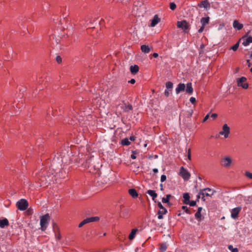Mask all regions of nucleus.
Returning <instances> with one entry per match:
<instances>
[{
	"label": "nucleus",
	"mask_w": 252,
	"mask_h": 252,
	"mask_svg": "<svg viewBox=\"0 0 252 252\" xmlns=\"http://www.w3.org/2000/svg\"><path fill=\"white\" fill-rule=\"evenodd\" d=\"M54 177L53 173H48L45 169L41 170L37 174V178L40 181L41 186L47 187L48 184H50L53 181Z\"/></svg>",
	"instance_id": "f257e3e1"
},
{
	"label": "nucleus",
	"mask_w": 252,
	"mask_h": 252,
	"mask_svg": "<svg viewBox=\"0 0 252 252\" xmlns=\"http://www.w3.org/2000/svg\"><path fill=\"white\" fill-rule=\"evenodd\" d=\"M214 192L215 191L210 188L203 189L200 191L199 194L197 196V200L198 201L201 197L202 200L205 201L209 197H212Z\"/></svg>",
	"instance_id": "f03ea898"
},
{
	"label": "nucleus",
	"mask_w": 252,
	"mask_h": 252,
	"mask_svg": "<svg viewBox=\"0 0 252 252\" xmlns=\"http://www.w3.org/2000/svg\"><path fill=\"white\" fill-rule=\"evenodd\" d=\"M50 220V216L49 214H46L45 215L40 217V229L42 231H45L48 225Z\"/></svg>",
	"instance_id": "7ed1b4c3"
},
{
	"label": "nucleus",
	"mask_w": 252,
	"mask_h": 252,
	"mask_svg": "<svg viewBox=\"0 0 252 252\" xmlns=\"http://www.w3.org/2000/svg\"><path fill=\"white\" fill-rule=\"evenodd\" d=\"M117 111L120 114H122L124 112H127L132 110V106L130 104L123 103L120 104L117 106Z\"/></svg>",
	"instance_id": "20e7f679"
},
{
	"label": "nucleus",
	"mask_w": 252,
	"mask_h": 252,
	"mask_svg": "<svg viewBox=\"0 0 252 252\" xmlns=\"http://www.w3.org/2000/svg\"><path fill=\"white\" fill-rule=\"evenodd\" d=\"M247 79L245 77H241L236 79L237 85L238 87H241L244 89L249 88V84L247 83Z\"/></svg>",
	"instance_id": "39448f33"
},
{
	"label": "nucleus",
	"mask_w": 252,
	"mask_h": 252,
	"mask_svg": "<svg viewBox=\"0 0 252 252\" xmlns=\"http://www.w3.org/2000/svg\"><path fill=\"white\" fill-rule=\"evenodd\" d=\"M29 206L28 202L25 199H21L16 203V207L21 211L26 210Z\"/></svg>",
	"instance_id": "423d86ee"
},
{
	"label": "nucleus",
	"mask_w": 252,
	"mask_h": 252,
	"mask_svg": "<svg viewBox=\"0 0 252 252\" xmlns=\"http://www.w3.org/2000/svg\"><path fill=\"white\" fill-rule=\"evenodd\" d=\"M177 27L181 29L184 32L188 33L189 31V24L186 20L178 21L177 23Z\"/></svg>",
	"instance_id": "0eeeda50"
},
{
	"label": "nucleus",
	"mask_w": 252,
	"mask_h": 252,
	"mask_svg": "<svg viewBox=\"0 0 252 252\" xmlns=\"http://www.w3.org/2000/svg\"><path fill=\"white\" fill-rule=\"evenodd\" d=\"M230 132V127L225 124L223 125L222 130L220 131L219 134L223 136L224 138H227L229 137Z\"/></svg>",
	"instance_id": "6e6552de"
},
{
	"label": "nucleus",
	"mask_w": 252,
	"mask_h": 252,
	"mask_svg": "<svg viewBox=\"0 0 252 252\" xmlns=\"http://www.w3.org/2000/svg\"><path fill=\"white\" fill-rule=\"evenodd\" d=\"M158 206L160 209V210L158 212V218L159 220H161L163 219V215L166 214L167 213V210L159 202L158 203Z\"/></svg>",
	"instance_id": "1a4fd4ad"
},
{
	"label": "nucleus",
	"mask_w": 252,
	"mask_h": 252,
	"mask_svg": "<svg viewBox=\"0 0 252 252\" xmlns=\"http://www.w3.org/2000/svg\"><path fill=\"white\" fill-rule=\"evenodd\" d=\"M179 175L185 181L188 180L190 177V174L183 166L180 168Z\"/></svg>",
	"instance_id": "9d476101"
},
{
	"label": "nucleus",
	"mask_w": 252,
	"mask_h": 252,
	"mask_svg": "<svg viewBox=\"0 0 252 252\" xmlns=\"http://www.w3.org/2000/svg\"><path fill=\"white\" fill-rule=\"evenodd\" d=\"M232 162V158L230 157L226 156L221 159L220 164L222 166L228 168L231 166Z\"/></svg>",
	"instance_id": "9b49d317"
},
{
	"label": "nucleus",
	"mask_w": 252,
	"mask_h": 252,
	"mask_svg": "<svg viewBox=\"0 0 252 252\" xmlns=\"http://www.w3.org/2000/svg\"><path fill=\"white\" fill-rule=\"evenodd\" d=\"M99 220V218L97 217H93L87 218L84 219L83 221H82L78 225L79 227H82L85 224H87L89 222L96 221Z\"/></svg>",
	"instance_id": "f8f14e48"
},
{
	"label": "nucleus",
	"mask_w": 252,
	"mask_h": 252,
	"mask_svg": "<svg viewBox=\"0 0 252 252\" xmlns=\"http://www.w3.org/2000/svg\"><path fill=\"white\" fill-rule=\"evenodd\" d=\"M242 210V207L239 206L233 208L231 211V217L233 219H237L238 217V215Z\"/></svg>",
	"instance_id": "ddd939ff"
},
{
	"label": "nucleus",
	"mask_w": 252,
	"mask_h": 252,
	"mask_svg": "<svg viewBox=\"0 0 252 252\" xmlns=\"http://www.w3.org/2000/svg\"><path fill=\"white\" fill-rule=\"evenodd\" d=\"M242 40V44L244 46H247L249 45L250 43H252V36H248V35H245L243 36L241 39Z\"/></svg>",
	"instance_id": "4468645a"
},
{
	"label": "nucleus",
	"mask_w": 252,
	"mask_h": 252,
	"mask_svg": "<svg viewBox=\"0 0 252 252\" xmlns=\"http://www.w3.org/2000/svg\"><path fill=\"white\" fill-rule=\"evenodd\" d=\"M160 22V19L158 17V15L156 14L151 21L150 26L151 27H154Z\"/></svg>",
	"instance_id": "2eb2a0df"
},
{
	"label": "nucleus",
	"mask_w": 252,
	"mask_h": 252,
	"mask_svg": "<svg viewBox=\"0 0 252 252\" xmlns=\"http://www.w3.org/2000/svg\"><path fill=\"white\" fill-rule=\"evenodd\" d=\"M202 210V208L201 207H199L197 209V211L196 213L195 214V218L198 221H200L203 218L202 217L201 213Z\"/></svg>",
	"instance_id": "dca6fc26"
},
{
	"label": "nucleus",
	"mask_w": 252,
	"mask_h": 252,
	"mask_svg": "<svg viewBox=\"0 0 252 252\" xmlns=\"http://www.w3.org/2000/svg\"><path fill=\"white\" fill-rule=\"evenodd\" d=\"M186 86L183 83H180L178 85L177 88L175 89L176 93L179 94L180 92L185 91Z\"/></svg>",
	"instance_id": "f3484780"
},
{
	"label": "nucleus",
	"mask_w": 252,
	"mask_h": 252,
	"mask_svg": "<svg viewBox=\"0 0 252 252\" xmlns=\"http://www.w3.org/2000/svg\"><path fill=\"white\" fill-rule=\"evenodd\" d=\"M233 27L237 30H240L243 28V25L240 23L238 21L234 20L233 23Z\"/></svg>",
	"instance_id": "a211bd4d"
},
{
	"label": "nucleus",
	"mask_w": 252,
	"mask_h": 252,
	"mask_svg": "<svg viewBox=\"0 0 252 252\" xmlns=\"http://www.w3.org/2000/svg\"><path fill=\"white\" fill-rule=\"evenodd\" d=\"M128 193L133 198H136L138 197V194L134 189H131L128 190Z\"/></svg>",
	"instance_id": "6ab92c4d"
},
{
	"label": "nucleus",
	"mask_w": 252,
	"mask_h": 252,
	"mask_svg": "<svg viewBox=\"0 0 252 252\" xmlns=\"http://www.w3.org/2000/svg\"><path fill=\"white\" fill-rule=\"evenodd\" d=\"M139 68L137 65H131L130 67V72L133 74H136L139 71Z\"/></svg>",
	"instance_id": "aec40b11"
},
{
	"label": "nucleus",
	"mask_w": 252,
	"mask_h": 252,
	"mask_svg": "<svg viewBox=\"0 0 252 252\" xmlns=\"http://www.w3.org/2000/svg\"><path fill=\"white\" fill-rule=\"evenodd\" d=\"M9 225V222L7 219L5 218L2 220H0V227L4 228L6 226Z\"/></svg>",
	"instance_id": "412c9836"
},
{
	"label": "nucleus",
	"mask_w": 252,
	"mask_h": 252,
	"mask_svg": "<svg viewBox=\"0 0 252 252\" xmlns=\"http://www.w3.org/2000/svg\"><path fill=\"white\" fill-rule=\"evenodd\" d=\"M183 203L185 204H188L189 203L190 196L189 193H184L183 194Z\"/></svg>",
	"instance_id": "4be33fe9"
},
{
	"label": "nucleus",
	"mask_w": 252,
	"mask_h": 252,
	"mask_svg": "<svg viewBox=\"0 0 252 252\" xmlns=\"http://www.w3.org/2000/svg\"><path fill=\"white\" fill-rule=\"evenodd\" d=\"M137 231H138L137 228H134V229H132L131 232L130 233V234L128 235V239L129 240H132L135 238V235Z\"/></svg>",
	"instance_id": "5701e85b"
},
{
	"label": "nucleus",
	"mask_w": 252,
	"mask_h": 252,
	"mask_svg": "<svg viewBox=\"0 0 252 252\" xmlns=\"http://www.w3.org/2000/svg\"><path fill=\"white\" fill-rule=\"evenodd\" d=\"M147 193L152 197V199L153 200H155V199L157 197V193L154 190H148L147 191Z\"/></svg>",
	"instance_id": "b1692460"
},
{
	"label": "nucleus",
	"mask_w": 252,
	"mask_h": 252,
	"mask_svg": "<svg viewBox=\"0 0 252 252\" xmlns=\"http://www.w3.org/2000/svg\"><path fill=\"white\" fill-rule=\"evenodd\" d=\"M186 91L189 94H191L193 93V90L191 83H188L187 84Z\"/></svg>",
	"instance_id": "393cba45"
},
{
	"label": "nucleus",
	"mask_w": 252,
	"mask_h": 252,
	"mask_svg": "<svg viewBox=\"0 0 252 252\" xmlns=\"http://www.w3.org/2000/svg\"><path fill=\"white\" fill-rule=\"evenodd\" d=\"M172 197L170 194H167L165 197H163L162 198V202L163 203H167L168 205H170L171 203L169 202V200Z\"/></svg>",
	"instance_id": "a878e982"
},
{
	"label": "nucleus",
	"mask_w": 252,
	"mask_h": 252,
	"mask_svg": "<svg viewBox=\"0 0 252 252\" xmlns=\"http://www.w3.org/2000/svg\"><path fill=\"white\" fill-rule=\"evenodd\" d=\"M209 20L210 18L209 17L202 18L200 20L201 25L205 26L206 25L209 23Z\"/></svg>",
	"instance_id": "bb28decb"
},
{
	"label": "nucleus",
	"mask_w": 252,
	"mask_h": 252,
	"mask_svg": "<svg viewBox=\"0 0 252 252\" xmlns=\"http://www.w3.org/2000/svg\"><path fill=\"white\" fill-rule=\"evenodd\" d=\"M141 50L142 52L144 53H149L150 51L149 47L146 45H142L141 46Z\"/></svg>",
	"instance_id": "cd10ccee"
},
{
	"label": "nucleus",
	"mask_w": 252,
	"mask_h": 252,
	"mask_svg": "<svg viewBox=\"0 0 252 252\" xmlns=\"http://www.w3.org/2000/svg\"><path fill=\"white\" fill-rule=\"evenodd\" d=\"M173 84L171 82H168L166 83V89L172 91Z\"/></svg>",
	"instance_id": "c85d7f7f"
},
{
	"label": "nucleus",
	"mask_w": 252,
	"mask_h": 252,
	"mask_svg": "<svg viewBox=\"0 0 252 252\" xmlns=\"http://www.w3.org/2000/svg\"><path fill=\"white\" fill-rule=\"evenodd\" d=\"M121 144L123 145L128 146V145H130V143L128 139L126 138L122 140Z\"/></svg>",
	"instance_id": "c756f323"
},
{
	"label": "nucleus",
	"mask_w": 252,
	"mask_h": 252,
	"mask_svg": "<svg viewBox=\"0 0 252 252\" xmlns=\"http://www.w3.org/2000/svg\"><path fill=\"white\" fill-rule=\"evenodd\" d=\"M239 42H238L235 45H234L233 46L231 47L230 49L234 51H236L238 49V48L239 47Z\"/></svg>",
	"instance_id": "7c9ffc66"
},
{
	"label": "nucleus",
	"mask_w": 252,
	"mask_h": 252,
	"mask_svg": "<svg viewBox=\"0 0 252 252\" xmlns=\"http://www.w3.org/2000/svg\"><path fill=\"white\" fill-rule=\"evenodd\" d=\"M228 249L231 251V252H238V249L236 248H233L232 245H229Z\"/></svg>",
	"instance_id": "2f4dec72"
},
{
	"label": "nucleus",
	"mask_w": 252,
	"mask_h": 252,
	"mask_svg": "<svg viewBox=\"0 0 252 252\" xmlns=\"http://www.w3.org/2000/svg\"><path fill=\"white\" fill-rule=\"evenodd\" d=\"M167 249V247L165 244H161L160 246V250L161 252H165Z\"/></svg>",
	"instance_id": "473e14b6"
},
{
	"label": "nucleus",
	"mask_w": 252,
	"mask_h": 252,
	"mask_svg": "<svg viewBox=\"0 0 252 252\" xmlns=\"http://www.w3.org/2000/svg\"><path fill=\"white\" fill-rule=\"evenodd\" d=\"M176 4L174 2H170V8L172 10H175L176 9Z\"/></svg>",
	"instance_id": "72a5a7b5"
},
{
	"label": "nucleus",
	"mask_w": 252,
	"mask_h": 252,
	"mask_svg": "<svg viewBox=\"0 0 252 252\" xmlns=\"http://www.w3.org/2000/svg\"><path fill=\"white\" fill-rule=\"evenodd\" d=\"M182 209L185 211V212L187 214H190L189 210L188 209V207L186 206H183L182 207Z\"/></svg>",
	"instance_id": "f704fd0d"
},
{
	"label": "nucleus",
	"mask_w": 252,
	"mask_h": 252,
	"mask_svg": "<svg viewBox=\"0 0 252 252\" xmlns=\"http://www.w3.org/2000/svg\"><path fill=\"white\" fill-rule=\"evenodd\" d=\"M171 92V91H170L169 90H166L165 89V91H164V95L166 97H168L169 96V94H170V93Z\"/></svg>",
	"instance_id": "c9c22d12"
},
{
	"label": "nucleus",
	"mask_w": 252,
	"mask_h": 252,
	"mask_svg": "<svg viewBox=\"0 0 252 252\" xmlns=\"http://www.w3.org/2000/svg\"><path fill=\"white\" fill-rule=\"evenodd\" d=\"M245 174L247 177L249 178L250 179H252V173H250L249 172H246Z\"/></svg>",
	"instance_id": "e433bc0d"
},
{
	"label": "nucleus",
	"mask_w": 252,
	"mask_h": 252,
	"mask_svg": "<svg viewBox=\"0 0 252 252\" xmlns=\"http://www.w3.org/2000/svg\"><path fill=\"white\" fill-rule=\"evenodd\" d=\"M131 158L132 159H134L136 158V152L135 151H133L132 152V154L131 155Z\"/></svg>",
	"instance_id": "4c0bfd02"
},
{
	"label": "nucleus",
	"mask_w": 252,
	"mask_h": 252,
	"mask_svg": "<svg viewBox=\"0 0 252 252\" xmlns=\"http://www.w3.org/2000/svg\"><path fill=\"white\" fill-rule=\"evenodd\" d=\"M166 179V176L165 175H162L160 178V181L161 182H164Z\"/></svg>",
	"instance_id": "58836bf2"
},
{
	"label": "nucleus",
	"mask_w": 252,
	"mask_h": 252,
	"mask_svg": "<svg viewBox=\"0 0 252 252\" xmlns=\"http://www.w3.org/2000/svg\"><path fill=\"white\" fill-rule=\"evenodd\" d=\"M56 61L59 63H62V58L59 56H57Z\"/></svg>",
	"instance_id": "ea45409f"
},
{
	"label": "nucleus",
	"mask_w": 252,
	"mask_h": 252,
	"mask_svg": "<svg viewBox=\"0 0 252 252\" xmlns=\"http://www.w3.org/2000/svg\"><path fill=\"white\" fill-rule=\"evenodd\" d=\"M188 158L189 160H191V151L189 149L188 151Z\"/></svg>",
	"instance_id": "a19ab883"
},
{
	"label": "nucleus",
	"mask_w": 252,
	"mask_h": 252,
	"mask_svg": "<svg viewBox=\"0 0 252 252\" xmlns=\"http://www.w3.org/2000/svg\"><path fill=\"white\" fill-rule=\"evenodd\" d=\"M188 204L190 206H194L196 205V201L193 200L189 201V203Z\"/></svg>",
	"instance_id": "79ce46f5"
},
{
	"label": "nucleus",
	"mask_w": 252,
	"mask_h": 252,
	"mask_svg": "<svg viewBox=\"0 0 252 252\" xmlns=\"http://www.w3.org/2000/svg\"><path fill=\"white\" fill-rule=\"evenodd\" d=\"M189 101L191 103L193 104L195 102L196 99L194 97H191L189 99Z\"/></svg>",
	"instance_id": "37998d69"
},
{
	"label": "nucleus",
	"mask_w": 252,
	"mask_h": 252,
	"mask_svg": "<svg viewBox=\"0 0 252 252\" xmlns=\"http://www.w3.org/2000/svg\"><path fill=\"white\" fill-rule=\"evenodd\" d=\"M205 26H203L201 25V27L200 28V29L198 31V32L201 33L203 32L204 30Z\"/></svg>",
	"instance_id": "c03bdc74"
},
{
	"label": "nucleus",
	"mask_w": 252,
	"mask_h": 252,
	"mask_svg": "<svg viewBox=\"0 0 252 252\" xmlns=\"http://www.w3.org/2000/svg\"><path fill=\"white\" fill-rule=\"evenodd\" d=\"M209 117H210L209 114H208L207 115H206L203 119V122H206L208 119Z\"/></svg>",
	"instance_id": "a18cd8bd"
},
{
	"label": "nucleus",
	"mask_w": 252,
	"mask_h": 252,
	"mask_svg": "<svg viewBox=\"0 0 252 252\" xmlns=\"http://www.w3.org/2000/svg\"><path fill=\"white\" fill-rule=\"evenodd\" d=\"M202 4H203L204 7H206V5L208 4L207 0H204L202 2Z\"/></svg>",
	"instance_id": "49530a36"
},
{
	"label": "nucleus",
	"mask_w": 252,
	"mask_h": 252,
	"mask_svg": "<svg viewBox=\"0 0 252 252\" xmlns=\"http://www.w3.org/2000/svg\"><path fill=\"white\" fill-rule=\"evenodd\" d=\"M211 118L213 119H215L217 117V114L216 113H213L211 115Z\"/></svg>",
	"instance_id": "de8ad7c7"
},
{
	"label": "nucleus",
	"mask_w": 252,
	"mask_h": 252,
	"mask_svg": "<svg viewBox=\"0 0 252 252\" xmlns=\"http://www.w3.org/2000/svg\"><path fill=\"white\" fill-rule=\"evenodd\" d=\"M128 83L131 84H134L135 83V80L134 79H131L130 80L128 81Z\"/></svg>",
	"instance_id": "09e8293b"
},
{
	"label": "nucleus",
	"mask_w": 252,
	"mask_h": 252,
	"mask_svg": "<svg viewBox=\"0 0 252 252\" xmlns=\"http://www.w3.org/2000/svg\"><path fill=\"white\" fill-rule=\"evenodd\" d=\"M129 140L131 141H134L135 140V137L134 136H130Z\"/></svg>",
	"instance_id": "8fccbe9b"
},
{
	"label": "nucleus",
	"mask_w": 252,
	"mask_h": 252,
	"mask_svg": "<svg viewBox=\"0 0 252 252\" xmlns=\"http://www.w3.org/2000/svg\"><path fill=\"white\" fill-rule=\"evenodd\" d=\"M153 56L154 58H157V57L158 56V54L157 53H154L153 54Z\"/></svg>",
	"instance_id": "3c124183"
},
{
	"label": "nucleus",
	"mask_w": 252,
	"mask_h": 252,
	"mask_svg": "<svg viewBox=\"0 0 252 252\" xmlns=\"http://www.w3.org/2000/svg\"><path fill=\"white\" fill-rule=\"evenodd\" d=\"M153 171L155 173H157L158 172V169L157 168H154L153 169Z\"/></svg>",
	"instance_id": "603ef678"
},
{
	"label": "nucleus",
	"mask_w": 252,
	"mask_h": 252,
	"mask_svg": "<svg viewBox=\"0 0 252 252\" xmlns=\"http://www.w3.org/2000/svg\"><path fill=\"white\" fill-rule=\"evenodd\" d=\"M247 63H248V66L250 67L251 66V63H250V60H248L247 61Z\"/></svg>",
	"instance_id": "864d4df0"
},
{
	"label": "nucleus",
	"mask_w": 252,
	"mask_h": 252,
	"mask_svg": "<svg viewBox=\"0 0 252 252\" xmlns=\"http://www.w3.org/2000/svg\"><path fill=\"white\" fill-rule=\"evenodd\" d=\"M160 189H161V190H162V189H163V185H162V184H161L160 185Z\"/></svg>",
	"instance_id": "5fc2aeb1"
},
{
	"label": "nucleus",
	"mask_w": 252,
	"mask_h": 252,
	"mask_svg": "<svg viewBox=\"0 0 252 252\" xmlns=\"http://www.w3.org/2000/svg\"><path fill=\"white\" fill-rule=\"evenodd\" d=\"M250 58H252V53L250 55Z\"/></svg>",
	"instance_id": "6e6d98bb"
},
{
	"label": "nucleus",
	"mask_w": 252,
	"mask_h": 252,
	"mask_svg": "<svg viewBox=\"0 0 252 252\" xmlns=\"http://www.w3.org/2000/svg\"><path fill=\"white\" fill-rule=\"evenodd\" d=\"M70 124H71V125H73V124L71 122V121L70 122Z\"/></svg>",
	"instance_id": "4d7b16f0"
}]
</instances>
